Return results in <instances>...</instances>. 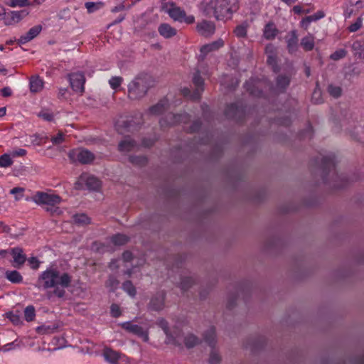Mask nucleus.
Wrapping results in <instances>:
<instances>
[{
  "instance_id": "nucleus-1",
  "label": "nucleus",
  "mask_w": 364,
  "mask_h": 364,
  "mask_svg": "<svg viewBox=\"0 0 364 364\" xmlns=\"http://www.w3.org/2000/svg\"><path fill=\"white\" fill-rule=\"evenodd\" d=\"M71 281L70 274L60 272L54 266L43 271L38 278V284L41 287L44 289H53V294L60 298L65 295V289L70 286Z\"/></svg>"
},
{
  "instance_id": "nucleus-2",
  "label": "nucleus",
  "mask_w": 364,
  "mask_h": 364,
  "mask_svg": "<svg viewBox=\"0 0 364 364\" xmlns=\"http://www.w3.org/2000/svg\"><path fill=\"white\" fill-rule=\"evenodd\" d=\"M238 9L237 0H208L203 6V13L218 20L229 18Z\"/></svg>"
},
{
  "instance_id": "nucleus-3",
  "label": "nucleus",
  "mask_w": 364,
  "mask_h": 364,
  "mask_svg": "<svg viewBox=\"0 0 364 364\" xmlns=\"http://www.w3.org/2000/svg\"><path fill=\"white\" fill-rule=\"evenodd\" d=\"M159 326L164 330L167 336L166 342L174 345L180 346L184 341L187 348H192L198 343V339L193 334H188L185 338L181 335L180 332H175V336L168 333V323L164 319H160L158 321Z\"/></svg>"
},
{
  "instance_id": "nucleus-4",
  "label": "nucleus",
  "mask_w": 364,
  "mask_h": 364,
  "mask_svg": "<svg viewBox=\"0 0 364 364\" xmlns=\"http://www.w3.org/2000/svg\"><path fill=\"white\" fill-rule=\"evenodd\" d=\"M151 80L147 77L135 78L128 86L129 97L132 100L142 97L151 86Z\"/></svg>"
},
{
  "instance_id": "nucleus-5",
  "label": "nucleus",
  "mask_w": 364,
  "mask_h": 364,
  "mask_svg": "<svg viewBox=\"0 0 364 364\" xmlns=\"http://www.w3.org/2000/svg\"><path fill=\"white\" fill-rule=\"evenodd\" d=\"M33 200L38 204L46 205L47 210L50 212H55V207L61 203V198L51 192H38L33 196Z\"/></svg>"
},
{
  "instance_id": "nucleus-6",
  "label": "nucleus",
  "mask_w": 364,
  "mask_h": 364,
  "mask_svg": "<svg viewBox=\"0 0 364 364\" xmlns=\"http://www.w3.org/2000/svg\"><path fill=\"white\" fill-rule=\"evenodd\" d=\"M102 356L109 364H137L135 360L107 347L103 349Z\"/></svg>"
},
{
  "instance_id": "nucleus-7",
  "label": "nucleus",
  "mask_w": 364,
  "mask_h": 364,
  "mask_svg": "<svg viewBox=\"0 0 364 364\" xmlns=\"http://www.w3.org/2000/svg\"><path fill=\"white\" fill-rule=\"evenodd\" d=\"M100 185V181L96 177L88 173H82L75 184L76 189L82 190H97Z\"/></svg>"
},
{
  "instance_id": "nucleus-8",
  "label": "nucleus",
  "mask_w": 364,
  "mask_h": 364,
  "mask_svg": "<svg viewBox=\"0 0 364 364\" xmlns=\"http://www.w3.org/2000/svg\"><path fill=\"white\" fill-rule=\"evenodd\" d=\"M167 13L175 21L191 24L194 22L195 18L192 15H186V13L181 7L172 4L168 9Z\"/></svg>"
},
{
  "instance_id": "nucleus-9",
  "label": "nucleus",
  "mask_w": 364,
  "mask_h": 364,
  "mask_svg": "<svg viewBox=\"0 0 364 364\" xmlns=\"http://www.w3.org/2000/svg\"><path fill=\"white\" fill-rule=\"evenodd\" d=\"M70 159L73 161H79L82 164H87L93 161L94 155L85 149H75L69 153Z\"/></svg>"
},
{
  "instance_id": "nucleus-10",
  "label": "nucleus",
  "mask_w": 364,
  "mask_h": 364,
  "mask_svg": "<svg viewBox=\"0 0 364 364\" xmlns=\"http://www.w3.org/2000/svg\"><path fill=\"white\" fill-rule=\"evenodd\" d=\"M69 80L73 91L81 94L84 92L85 78L82 73L77 72L70 74Z\"/></svg>"
},
{
  "instance_id": "nucleus-11",
  "label": "nucleus",
  "mask_w": 364,
  "mask_h": 364,
  "mask_svg": "<svg viewBox=\"0 0 364 364\" xmlns=\"http://www.w3.org/2000/svg\"><path fill=\"white\" fill-rule=\"evenodd\" d=\"M5 316L14 325H19L22 323L23 318V305L18 304L5 314Z\"/></svg>"
},
{
  "instance_id": "nucleus-12",
  "label": "nucleus",
  "mask_w": 364,
  "mask_h": 364,
  "mask_svg": "<svg viewBox=\"0 0 364 364\" xmlns=\"http://www.w3.org/2000/svg\"><path fill=\"white\" fill-rule=\"evenodd\" d=\"M123 328L129 332H131L139 337H140L144 341L146 342L149 340V336L146 331H144L142 327L134 324L132 322H124L122 324Z\"/></svg>"
},
{
  "instance_id": "nucleus-13",
  "label": "nucleus",
  "mask_w": 364,
  "mask_h": 364,
  "mask_svg": "<svg viewBox=\"0 0 364 364\" xmlns=\"http://www.w3.org/2000/svg\"><path fill=\"white\" fill-rule=\"evenodd\" d=\"M198 32L205 36L212 35L215 31V26L210 21H203L197 25Z\"/></svg>"
},
{
  "instance_id": "nucleus-14",
  "label": "nucleus",
  "mask_w": 364,
  "mask_h": 364,
  "mask_svg": "<svg viewBox=\"0 0 364 364\" xmlns=\"http://www.w3.org/2000/svg\"><path fill=\"white\" fill-rule=\"evenodd\" d=\"M159 34L165 38H170L176 35L177 31L168 23H161L158 28Z\"/></svg>"
},
{
  "instance_id": "nucleus-15",
  "label": "nucleus",
  "mask_w": 364,
  "mask_h": 364,
  "mask_svg": "<svg viewBox=\"0 0 364 364\" xmlns=\"http://www.w3.org/2000/svg\"><path fill=\"white\" fill-rule=\"evenodd\" d=\"M325 16V14L322 11H318L316 14L306 16L301 21V26L304 29H307L310 23L313 21H316Z\"/></svg>"
},
{
  "instance_id": "nucleus-16",
  "label": "nucleus",
  "mask_w": 364,
  "mask_h": 364,
  "mask_svg": "<svg viewBox=\"0 0 364 364\" xmlns=\"http://www.w3.org/2000/svg\"><path fill=\"white\" fill-rule=\"evenodd\" d=\"M223 46V41L219 40L212 43L205 45L200 48V57L203 58L209 52L218 49Z\"/></svg>"
},
{
  "instance_id": "nucleus-17",
  "label": "nucleus",
  "mask_w": 364,
  "mask_h": 364,
  "mask_svg": "<svg viewBox=\"0 0 364 364\" xmlns=\"http://www.w3.org/2000/svg\"><path fill=\"white\" fill-rule=\"evenodd\" d=\"M164 295L160 292L154 296L150 301V308L153 310H160L164 307Z\"/></svg>"
},
{
  "instance_id": "nucleus-18",
  "label": "nucleus",
  "mask_w": 364,
  "mask_h": 364,
  "mask_svg": "<svg viewBox=\"0 0 364 364\" xmlns=\"http://www.w3.org/2000/svg\"><path fill=\"white\" fill-rule=\"evenodd\" d=\"M11 255L13 258V265L18 267L23 264V251L21 248H13L11 250Z\"/></svg>"
},
{
  "instance_id": "nucleus-19",
  "label": "nucleus",
  "mask_w": 364,
  "mask_h": 364,
  "mask_svg": "<svg viewBox=\"0 0 364 364\" xmlns=\"http://www.w3.org/2000/svg\"><path fill=\"white\" fill-rule=\"evenodd\" d=\"M277 29L273 23H268L264 26L263 31V36L267 40H271L274 38V37L277 34Z\"/></svg>"
},
{
  "instance_id": "nucleus-20",
  "label": "nucleus",
  "mask_w": 364,
  "mask_h": 364,
  "mask_svg": "<svg viewBox=\"0 0 364 364\" xmlns=\"http://www.w3.org/2000/svg\"><path fill=\"white\" fill-rule=\"evenodd\" d=\"M194 85L196 86V92L193 94L191 97L192 99H197L201 91L203 90V80L198 73H196L193 79Z\"/></svg>"
},
{
  "instance_id": "nucleus-21",
  "label": "nucleus",
  "mask_w": 364,
  "mask_h": 364,
  "mask_svg": "<svg viewBox=\"0 0 364 364\" xmlns=\"http://www.w3.org/2000/svg\"><path fill=\"white\" fill-rule=\"evenodd\" d=\"M265 53L267 55V63L272 65L273 69L275 70V48L272 44L267 45L265 48Z\"/></svg>"
},
{
  "instance_id": "nucleus-22",
  "label": "nucleus",
  "mask_w": 364,
  "mask_h": 364,
  "mask_svg": "<svg viewBox=\"0 0 364 364\" xmlns=\"http://www.w3.org/2000/svg\"><path fill=\"white\" fill-rule=\"evenodd\" d=\"M43 81L38 76H33L30 80V90L32 92H38L42 90Z\"/></svg>"
},
{
  "instance_id": "nucleus-23",
  "label": "nucleus",
  "mask_w": 364,
  "mask_h": 364,
  "mask_svg": "<svg viewBox=\"0 0 364 364\" xmlns=\"http://www.w3.org/2000/svg\"><path fill=\"white\" fill-rule=\"evenodd\" d=\"M22 341L18 337L15 338L13 341L1 346L2 352H7L21 348Z\"/></svg>"
},
{
  "instance_id": "nucleus-24",
  "label": "nucleus",
  "mask_w": 364,
  "mask_h": 364,
  "mask_svg": "<svg viewBox=\"0 0 364 364\" xmlns=\"http://www.w3.org/2000/svg\"><path fill=\"white\" fill-rule=\"evenodd\" d=\"M136 146L135 142L129 138L122 141L119 144V149L122 152H127L134 150Z\"/></svg>"
},
{
  "instance_id": "nucleus-25",
  "label": "nucleus",
  "mask_w": 364,
  "mask_h": 364,
  "mask_svg": "<svg viewBox=\"0 0 364 364\" xmlns=\"http://www.w3.org/2000/svg\"><path fill=\"white\" fill-rule=\"evenodd\" d=\"M58 328V326L55 323L43 325L41 326L37 327L36 331L40 334H50L54 333Z\"/></svg>"
},
{
  "instance_id": "nucleus-26",
  "label": "nucleus",
  "mask_w": 364,
  "mask_h": 364,
  "mask_svg": "<svg viewBox=\"0 0 364 364\" xmlns=\"http://www.w3.org/2000/svg\"><path fill=\"white\" fill-rule=\"evenodd\" d=\"M168 101L166 100H161L156 105L151 107L150 112L153 114H159L166 109Z\"/></svg>"
},
{
  "instance_id": "nucleus-27",
  "label": "nucleus",
  "mask_w": 364,
  "mask_h": 364,
  "mask_svg": "<svg viewBox=\"0 0 364 364\" xmlns=\"http://www.w3.org/2000/svg\"><path fill=\"white\" fill-rule=\"evenodd\" d=\"M301 45L305 50H311L314 47V39L311 35L302 38Z\"/></svg>"
},
{
  "instance_id": "nucleus-28",
  "label": "nucleus",
  "mask_w": 364,
  "mask_h": 364,
  "mask_svg": "<svg viewBox=\"0 0 364 364\" xmlns=\"http://www.w3.org/2000/svg\"><path fill=\"white\" fill-rule=\"evenodd\" d=\"M103 3L98 2H86L85 4V8L89 14L94 13L103 7Z\"/></svg>"
},
{
  "instance_id": "nucleus-29",
  "label": "nucleus",
  "mask_w": 364,
  "mask_h": 364,
  "mask_svg": "<svg viewBox=\"0 0 364 364\" xmlns=\"http://www.w3.org/2000/svg\"><path fill=\"white\" fill-rule=\"evenodd\" d=\"M41 31V26H35L31 28L28 32L26 33V36H24V41H29L33 39L36 36H37Z\"/></svg>"
},
{
  "instance_id": "nucleus-30",
  "label": "nucleus",
  "mask_w": 364,
  "mask_h": 364,
  "mask_svg": "<svg viewBox=\"0 0 364 364\" xmlns=\"http://www.w3.org/2000/svg\"><path fill=\"white\" fill-rule=\"evenodd\" d=\"M6 277L13 283H18L21 281V276L17 271H6Z\"/></svg>"
},
{
  "instance_id": "nucleus-31",
  "label": "nucleus",
  "mask_w": 364,
  "mask_h": 364,
  "mask_svg": "<svg viewBox=\"0 0 364 364\" xmlns=\"http://www.w3.org/2000/svg\"><path fill=\"white\" fill-rule=\"evenodd\" d=\"M13 164V159L9 154H4L0 156V167L8 168Z\"/></svg>"
},
{
  "instance_id": "nucleus-32",
  "label": "nucleus",
  "mask_w": 364,
  "mask_h": 364,
  "mask_svg": "<svg viewBox=\"0 0 364 364\" xmlns=\"http://www.w3.org/2000/svg\"><path fill=\"white\" fill-rule=\"evenodd\" d=\"M127 241L128 237L126 235L122 234L116 235L111 238V242L114 245L116 246L124 245L127 242Z\"/></svg>"
},
{
  "instance_id": "nucleus-33",
  "label": "nucleus",
  "mask_w": 364,
  "mask_h": 364,
  "mask_svg": "<svg viewBox=\"0 0 364 364\" xmlns=\"http://www.w3.org/2000/svg\"><path fill=\"white\" fill-rule=\"evenodd\" d=\"M35 316L36 314L34 307L32 306H28L24 309V318L28 321H31L34 319Z\"/></svg>"
},
{
  "instance_id": "nucleus-34",
  "label": "nucleus",
  "mask_w": 364,
  "mask_h": 364,
  "mask_svg": "<svg viewBox=\"0 0 364 364\" xmlns=\"http://www.w3.org/2000/svg\"><path fill=\"white\" fill-rule=\"evenodd\" d=\"M123 289L130 296L134 297L136 295V289L129 281L125 282L123 284Z\"/></svg>"
},
{
  "instance_id": "nucleus-35",
  "label": "nucleus",
  "mask_w": 364,
  "mask_h": 364,
  "mask_svg": "<svg viewBox=\"0 0 364 364\" xmlns=\"http://www.w3.org/2000/svg\"><path fill=\"white\" fill-rule=\"evenodd\" d=\"M73 220L79 225H85L90 223L89 218L85 214H77L74 215Z\"/></svg>"
},
{
  "instance_id": "nucleus-36",
  "label": "nucleus",
  "mask_w": 364,
  "mask_h": 364,
  "mask_svg": "<svg viewBox=\"0 0 364 364\" xmlns=\"http://www.w3.org/2000/svg\"><path fill=\"white\" fill-rule=\"evenodd\" d=\"M353 47L359 56L364 59V41L355 42Z\"/></svg>"
},
{
  "instance_id": "nucleus-37",
  "label": "nucleus",
  "mask_w": 364,
  "mask_h": 364,
  "mask_svg": "<svg viewBox=\"0 0 364 364\" xmlns=\"http://www.w3.org/2000/svg\"><path fill=\"white\" fill-rule=\"evenodd\" d=\"M289 77L287 76H279L277 79V86L278 89H284L289 83Z\"/></svg>"
},
{
  "instance_id": "nucleus-38",
  "label": "nucleus",
  "mask_w": 364,
  "mask_h": 364,
  "mask_svg": "<svg viewBox=\"0 0 364 364\" xmlns=\"http://www.w3.org/2000/svg\"><path fill=\"white\" fill-rule=\"evenodd\" d=\"M297 47V37L295 33H292L291 38L288 41V48L289 52H294Z\"/></svg>"
},
{
  "instance_id": "nucleus-39",
  "label": "nucleus",
  "mask_w": 364,
  "mask_h": 364,
  "mask_svg": "<svg viewBox=\"0 0 364 364\" xmlns=\"http://www.w3.org/2000/svg\"><path fill=\"white\" fill-rule=\"evenodd\" d=\"M328 90L329 94L334 97H340L342 92V90L339 86H335L332 85L328 86Z\"/></svg>"
},
{
  "instance_id": "nucleus-40",
  "label": "nucleus",
  "mask_w": 364,
  "mask_h": 364,
  "mask_svg": "<svg viewBox=\"0 0 364 364\" xmlns=\"http://www.w3.org/2000/svg\"><path fill=\"white\" fill-rule=\"evenodd\" d=\"M173 121L170 122L169 123L170 124H175L176 123H181V122L186 123L187 121L188 120V116L186 114H178L176 116H173Z\"/></svg>"
},
{
  "instance_id": "nucleus-41",
  "label": "nucleus",
  "mask_w": 364,
  "mask_h": 364,
  "mask_svg": "<svg viewBox=\"0 0 364 364\" xmlns=\"http://www.w3.org/2000/svg\"><path fill=\"white\" fill-rule=\"evenodd\" d=\"M122 82V78L120 77H112L109 81V83L111 86V87L114 90L117 89L118 87H119V85H121Z\"/></svg>"
},
{
  "instance_id": "nucleus-42",
  "label": "nucleus",
  "mask_w": 364,
  "mask_h": 364,
  "mask_svg": "<svg viewBox=\"0 0 364 364\" xmlns=\"http://www.w3.org/2000/svg\"><path fill=\"white\" fill-rule=\"evenodd\" d=\"M362 23L363 19L361 18H358L355 23H352L349 26L348 29L350 32H355L361 28Z\"/></svg>"
},
{
  "instance_id": "nucleus-43",
  "label": "nucleus",
  "mask_w": 364,
  "mask_h": 364,
  "mask_svg": "<svg viewBox=\"0 0 364 364\" xmlns=\"http://www.w3.org/2000/svg\"><path fill=\"white\" fill-rule=\"evenodd\" d=\"M346 53L344 50L341 49L335 51L331 55V58L334 60H338L339 59L343 58L345 57Z\"/></svg>"
},
{
  "instance_id": "nucleus-44",
  "label": "nucleus",
  "mask_w": 364,
  "mask_h": 364,
  "mask_svg": "<svg viewBox=\"0 0 364 364\" xmlns=\"http://www.w3.org/2000/svg\"><path fill=\"white\" fill-rule=\"evenodd\" d=\"M312 101L314 103L321 102V92L318 88H316L312 94Z\"/></svg>"
},
{
  "instance_id": "nucleus-45",
  "label": "nucleus",
  "mask_w": 364,
  "mask_h": 364,
  "mask_svg": "<svg viewBox=\"0 0 364 364\" xmlns=\"http://www.w3.org/2000/svg\"><path fill=\"white\" fill-rule=\"evenodd\" d=\"M220 361V356L216 351H213L210 355V364H218Z\"/></svg>"
},
{
  "instance_id": "nucleus-46",
  "label": "nucleus",
  "mask_w": 364,
  "mask_h": 364,
  "mask_svg": "<svg viewBox=\"0 0 364 364\" xmlns=\"http://www.w3.org/2000/svg\"><path fill=\"white\" fill-rule=\"evenodd\" d=\"M9 15H10L11 18V23H17V22L20 21L21 19V11H11L10 14H9Z\"/></svg>"
},
{
  "instance_id": "nucleus-47",
  "label": "nucleus",
  "mask_w": 364,
  "mask_h": 364,
  "mask_svg": "<svg viewBox=\"0 0 364 364\" xmlns=\"http://www.w3.org/2000/svg\"><path fill=\"white\" fill-rule=\"evenodd\" d=\"M10 193L13 195H15V198L16 200H21L23 197V188H14L10 191Z\"/></svg>"
},
{
  "instance_id": "nucleus-48",
  "label": "nucleus",
  "mask_w": 364,
  "mask_h": 364,
  "mask_svg": "<svg viewBox=\"0 0 364 364\" xmlns=\"http://www.w3.org/2000/svg\"><path fill=\"white\" fill-rule=\"evenodd\" d=\"M64 141V135L62 132H58L55 136L51 138V141L55 145H58Z\"/></svg>"
},
{
  "instance_id": "nucleus-49",
  "label": "nucleus",
  "mask_w": 364,
  "mask_h": 364,
  "mask_svg": "<svg viewBox=\"0 0 364 364\" xmlns=\"http://www.w3.org/2000/svg\"><path fill=\"white\" fill-rule=\"evenodd\" d=\"M111 315L113 317H119L121 315V310L117 304H112L110 308Z\"/></svg>"
},
{
  "instance_id": "nucleus-50",
  "label": "nucleus",
  "mask_w": 364,
  "mask_h": 364,
  "mask_svg": "<svg viewBox=\"0 0 364 364\" xmlns=\"http://www.w3.org/2000/svg\"><path fill=\"white\" fill-rule=\"evenodd\" d=\"M237 37H244L247 33L246 28L243 26H238L234 31Z\"/></svg>"
},
{
  "instance_id": "nucleus-51",
  "label": "nucleus",
  "mask_w": 364,
  "mask_h": 364,
  "mask_svg": "<svg viewBox=\"0 0 364 364\" xmlns=\"http://www.w3.org/2000/svg\"><path fill=\"white\" fill-rule=\"evenodd\" d=\"M192 283H193V280L191 278H190V277L184 278L181 283V289H188L192 284Z\"/></svg>"
},
{
  "instance_id": "nucleus-52",
  "label": "nucleus",
  "mask_w": 364,
  "mask_h": 364,
  "mask_svg": "<svg viewBox=\"0 0 364 364\" xmlns=\"http://www.w3.org/2000/svg\"><path fill=\"white\" fill-rule=\"evenodd\" d=\"M28 262L32 269L38 268L40 262L36 257L28 259Z\"/></svg>"
},
{
  "instance_id": "nucleus-53",
  "label": "nucleus",
  "mask_w": 364,
  "mask_h": 364,
  "mask_svg": "<svg viewBox=\"0 0 364 364\" xmlns=\"http://www.w3.org/2000/svg\"><path fill=\"white\" fill-rule=\"evenodd\" d=\"M8 4L11 7H22L23 0H8Z\"/></svg>"
},
{
  "instance_id": "nucleus-54",
  "label": "nucleus",
  "mask_w": 364,
  "mask_h": 364,
  "mask_svg": "<svg viewBox=\"0 0 364 364\" xmlns=\"http://www.w3.org/2000/svg\"><path fill=\"white\" fill-rule=\"evenodd\" d=\"M1 93L3 97H9L12 95V90L9 87H5L1 90Z\"/></svg>"
},
{
  "instance_id": "nucleus-55",
  "label": "nucleus",
  "mask_w": 364,
  "mask_h": 364,
  "mask_svg": "<svg viewBox=\"0 0 364 364\" xmlns=\"http://www.w3.org/2000/svg\"><path fill=\"white\" fill-rule=\"evenodd\" d=\"M39 116L47 121H50L53 119L52 114L48 112H42L39 114Z\"/></svg>"
},
{
  "instance_id": "nucleus-56",
  "label": "nucleus",
  "mask_w": 364,
  "mask_h": 364,
  "mask_svg": "<svg viewBox=\"0 0 364 364\" xmlns=\"http://www.w3.org/2000/svg\"><path fill=\"white\" fill-rule=\"evenodd\" d=\"M215 339V330L213 328H211L210 330V336H205V340L210 343L212 344V343L214 341Z\"/></svg>"
},
{
  "instance_id": "nucleus-57",
  "label": "nucleus",
  "mask_w": 364,
  "mask_h": 364,
  "mask_svg": "<svg viewBox=\"0 0 364 364\" xmlns=\"http://www.w3.org/2000/svg\"><path fill=\"white\" fill-rule=\"evenodd\" d=\"M122 259L124 262H128L132 259V254L130 252H125L122 255Z\"/></svg>"
},
{
  "instance_id": "nucleus-58",
  "label": "nucleus",
  "mask_w": 364,
  "mask_h": 364,
  "mask_svg": "<svg viewBox=\"0 0 364 364\" xmlns=\"http://www.w3.org/2000/svg\"><path fill=\"white\" fill-rule=\"evenodd\" d=\"M293 11L296 14H304L309 12V11L303 9L300 6H294Z\"/></svg>"
},
{
  "instance_id": "nucleus-59",
  "label": "nucleus",
  "mask_w": 364,
  "mask_h": 364,
  "mask_svg": "<svg viewBox=\"0 0 364 364\" xmlns=\"http://www.w3.org/2000/svg\"><path fill=\"white\" fill-rule=\"evenodd\" d=\"M11 158H15L16 156H21L23 155V149H19L18 150L14 151L11 153Z\"/></svg>"
},
{
  "instance_id": "nucleus-60",
  "label": "nucleus",
  "mask_w": 364,
  "mask_h": 364,
  "mask_svg": "<svg viewBox=\"0 0 364 364\" xmlns=\"http://www.w3.org/2000/svg\"><path fill=\"white\" fill-rule=\"evenodd\" d=\"M182 93L184 96L188 97L191 95V91L188 87H184L182 90Z\"/></svg>"
},
{
  "instance_id": "nucleus-61",
  "label": "nucleus",
  "mask_w": 364,
  "mask_h": 364,
  "mask_svg": "<svg viewBox=\"0 0 364 364\" xmlns=\"http://www.w3.org/2000/svg\"><path fill=\"white\" fill-rule=\"evenodd\" d=\"M282 1L288 5H291V4H294V3H296L297 0H282Z\"/></svg>"
},
{
  "instance_id": "nucleus-62",
  "label": "nucleus",
  "mask_w": 364,
  "mask_h": 364,
  "mask_svg": "<svg viewBox=\"0 0 364 364\" xmlns=\"http://www.w3.org/2000/svg\"><path fill=\"white\" fill-rule=\"evenodd\" d=\"M6 107H1L0 108V117L4 116L6 114Z\"/></svg>"
},
{
  "instance_id": "nucleus-63",
  "label": "nucleus",
  "mask_w": 364,
  "mask_h": 364,
  "mask_svg": "<svg viewBox=\"0 0 364 364\" xmlns=\"http://www.w3.org/2000/svg\"><path fill=\"white\" fill-rule=\"evenodd\" d=\"M117 284V282L115 281H112L111 279L107 282V285L111 286L112 287H114Z\"/></svg>"
},
{
  "instance_id": "nucleus-64",
  "label": "nucleus",
  "mask_w": 364,
  "mask_h": 364,
  "mask_svg": "<svg viewBox=\"0 0 364 364\" xmlns=\"http://www.w3.org/2000/svg\"><path fill=\"white\" fill-rule=\"evenodd\" d=\"M67 92V89H60L59 90V95L62 97H63Z\"/></svg>"
}]
</instances>
